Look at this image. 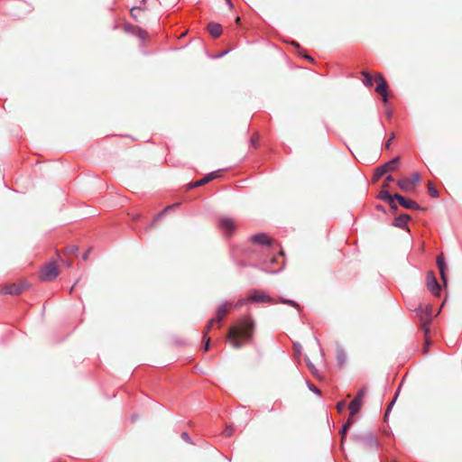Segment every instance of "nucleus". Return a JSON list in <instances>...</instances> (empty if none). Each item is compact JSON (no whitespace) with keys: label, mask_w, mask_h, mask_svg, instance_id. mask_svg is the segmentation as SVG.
I'll return each instance as SVG.
<instances>
[{"label":"nucleus","mask_w":462,"mask_h":462,"mask_svg":"<svg viewBox=\"0 0 462 462\" xmlns=\"http://www.w3.org/2000/svg\"><path fill=\"white\" fill-rule=\"evenodd\" d=\"M393 113L390 111L387 113V117L390 118L392 116Z\"/></svg>","instance_id":"obj_50"},{"label":"nucleus","mask_w":462,"mask_h":462,"mask_svg":"<svg viewBox=\"0 0 462 462\" xmlns=\"http://www.w3.org/2000/svg\"><path fill=\"white\" fill-rule=\"evenodd\" d=\"M394 137H395L394 134H392L389 140L393 141L394 139Z\"/></svg>","instance_id":"obj_49"},{"label":"nucleus","mask_w":462,"mask_h":462,"mask_svg":"<svg viewBox=\"0 0 462 462\" xmlns=\"http://www.w3.org/2000/svg\"><path fill=\"white\" fill-rule=\"evenodd\" d=\"M305 361H306V365L308 366V368L310 369V371L311 372V374L315 376V377H319V372H318V369L315 367V365L311 363L310 359L307 356L305 358Z\"/></svg>","instance_id":"obj_25"},{"label":"nucleus","mask_w":462,"mask_h":462,"mask_svg":"<svg viewBox=\"0 0 462 462\" xmlns=\"http://www.w3.org/2000/svg\"><path fill=\"white\" fill-rule=\"evenodd\" d=\"M249 300L254 303H276V301L270 295L257 289H253L249 291Z\"/></svg>","instance_id":"obj_6"},{"label":"nucleus","mask_w":462,"mask_h":462,"mask_svg":"<svg viewBox=\"0 0 462 462\" xmlns=\"http://www.w3.org/2000/svg\"><path fill=\"white\" fill-rule=\"evenodd\" d=\"M251 240L254 244L270 246L272 245L271 239L264 233H258L251 237Z\"/></svg>","instance_id":"obj_17"},{"label":"nucleus","mask_w":462,"mask_h":462,"mask_svg":"<svg viewBox=\"0 0 462 462\" xmlns=\"http://www.w3.org/2000/svg\"><path fill=\"white\" fill-rule=\"evenodd\" d=\"M226 3L230 9L234 8V5L231 0H226Z\"/></svg>","instance_id":"obj_44"},{"label":"nucleus","mask_w":462,"mask_h":462,"mask_svg":"<svg viewBox=\"0 0 462 462\" xmlns=\"http://www.w3.org/2000/svg\"><path fill=\"white\" fill-rule=\"evenodd\" d=\"M218 226L226 236H231L236 230L235 221L227 217H221L218 219Z\"/></svg>","instance_id":"obj_11"},{"label":"nucleus","mask_w":462,"mask_h":462,"mask_svg":"<svg viewBox=\"0 0 462 462\" xmlns=\"http://www.w3.org/2000/svg\"><path fill=\"white\" fill-rule=\"evenodd\" d=\"M378 199L385 201V202H393V200H396V198H393V195H392L387 189H383L380 191L378 195Z\"/></svg>","instance_id":"obj_21"},{"label":"nucleus","mask_w":462,"mask_h":462,"mask_svg":"<svg viewBox=\"0 0 462 462\" xmlns=\"http://www.w3.org/2000/svg\"><path fill=\"white\" fill-rule=\"evenodd\" d=\"M226 312H227L226 303H223L217 309L216 318L211 319L208 320V326H207V328H206V333H208V331L210 330V328L213 326V324L219 323L223 319V318H224V316H225V314Z\"/></svg>","instance_id":"obj_13"},{"label":"nucleus","mask_w":462,"mask_h":462,"mask_svg":"<svg viewBox=\"0 0 462 462\" xmlns=\"http://www.w3.org/2000/svg\"><path fill=\"white\" fill-rule=\"evenodd\" d=\"M224 435L226 437H231L233 434H234V429L232 426H226V429L224 430Z\"/></svg>","instance_id":"obj_32"},{"label":"nucleus","mask_w":462,"mask_h":462,"mask_svg":"<svg viewBox=\"0 0 462 462\" xmlns=\"http://www.w3.org/2000/svg\"><path fill=\"white\" fill-rule=\"evenodd\" d=\"M178 204L176 205H172V206H168L166 207L165 208L162 209V211H161L153 219L152 223V226H153L164 214H166L169 210L172 209L173 208H175Z\"/></svg>","instance_id":"obj_24"},{"label":"nucleus","mask_w":462,"mask_h":462,"mask_svg":"<svg viewBox=\"0 0 462 462\" xmlns=\"http://www.w3.org/2000/svg\"><path fill=\"white\" fill-rule=\"evenodd\" d=\"M292 44H293L296 48H298V49H300V44H299V43H297V42H293Z\"/></svg>","instance_id":"obj_48"},{"label":"nucleus","mask_w":462,"mask_h":462,"mask_svg":"<svg viewBox=\"0 0 462 462\" xmlns=\"http://www.w3.org/2000/svg\"><path fill=\"white\" fill-rule=\"evenodd\" d=\"M428 190L432 198H438L439 196L438 189L430 182L429 183Z\"/></svg>","instance_id":"obj_28"},{"label":"nucleus","mask_w":462,"mask_h":462,"mask_svg":"<svg viewBox=\"0 0 462 462\" xmlns=\"http://www.w3.org/2000/svg\"><path fill=\"white\" fill-rule=\"evenodd\" d=\"M400 162V158L398 156L393 158L392 160L386 162L383 164L378 166L374 173L373 180L376 181L380 178H382L386 172L393 171L397 170Z\"/></svg>","instance_id":"obj_4"},{"label":"nucleus","mask_w":462,"mask_h":462,"mask_svg":"<svg viewBox=\"0 0 462 462\" xmlns=\"http://www.w3.org/2000/svg\"><path fill=\"white\" fill-rule=\"evenodd\" d=\"M393 211H396L398 209V206L395 203V200H393V202H387Z\"/></svg>","instance_id":"obj_37"},{"label":"nucleus","mask_w":462,"mask_h":462,"mask_svg":"<svg viewBox=\"0 0 462 462\" xmlns=\"http://www.w3.org/2000/svg\"><path fill=\"white\" fill-rule=\"evenodd\" d=\"M88 252H86L83 254L82 259L86 261V260H88Z\"/></svg>","instance_id":"obj_46"},{"label":"nucleus","mask_w":462,"mask_h":462,"mask_svg":"<svg viewBox=\"0 0 462 462\" xmlns=\"http://www.w3.org/2000/svg\"><path fill=\"white\" fill-rule=\"evenodd\" d=\"M336 358H337V362L338 365H340V366L344 365L346 364V358H347L346 351L343 348L338 347L337 349Z\"/></svg>","instance_id":"obj_20"},{"label":"nucleus","mask_w":462,"mask_h":462,"mask_svg":"<svg viewBox=\"0 0 462 462\" xmlns=\"http://www.w3.org/2000/svg\"><path fill=\"white\" fill-rule=\"evenodd\" d=\"M393 198H396V200L399 202V204L406 209H420L421 208L420 206L417 202H415L411 199H408L398 193L394 194Z\"/></svg>","instance_id":"obj_14"},{"label":"nucleus","mask_w":462,"mask_h":462,"mask_svg":"<svg viewBox=\"0 0 462 462\" xmlns=\"http://www.w3.org/2000/svg\"><path fill=\"white\" fill-rule=\"evenodd\" d=\"M436 262H437V265H438V268L439 271V275H440V279L443 283V286L447 287V285H448V275H447L448 266H447L446 260H445L443 254H439L437 257Z\"/></svg>","instance_id":"obj_12"},{"label":"nucleus","mask_w":462,"mask_h":462,"mask_svg":"<svg viewBox=\"0 0 462 462\" xmlns=\"http://www.w3.org/2000/svg\"><path fill=\"white\" fill-rule=\"evenodd\" d=\"M307 386H308V388H309L311 392H313V393H317V394H319V395H320V394H321L320 390H319L318 387H316L313 383H311L310 381H307Z\"/></svg>","instance_id":"obj_30"},{"label":"nucleus","mask_w":462,"mask_h":462,"mask_svg":"<svg viewBox=\"0 0 462 462\" xmlns=\"http://www.w3.org/2000/svg\"><path fill=\"white\" fill-rule=\"evenodd\" d=\"M364 79L363 82L365 86L371 88L374 85V82L376 81V77L374 78L370 73L365 71L363 72Z\"/></svg>","instance_id":"obj_22"},{"label":"nucleus","mask_w":462,"mask_h":462,"mask_svg":"<svg viewBox=\"0 0 462 462\" xmlns=\"http://www.w3.org/2000/svg\"><path fill=\"white\" fill-rule=\"evenodd\" d=\"M207 334H208V333H206V331H205V332H204V339H205V343H204V346H203V348H204V350H205V351H208V350L209 349V344H210V339H209V337H206V335H207Z\"/></svg>","instance_id":"obj_34"},{"label":"nucleus","mask_w":462,"mask_h":462,"mask_svg":"<svg viewBox=\"0 0 462 462\" xmlns=\"http://www.w3.org/2000/svg\"><path fill=\"white\" fill-rule=\"evenodd\" d=\"M420 175L418 172L412 174L411 179L402 178L397 181V185L403 191H411L413 190L416 184L420 181Z\"/></svg>","instance_id":"obj_7"},{"label":"nucleus","mask_w":462,"mask_h":462,"mask_svg":"<svg viewBox=\"0 0 462 462\" xmlns=\"http://www.w3.org/2000/svg\"><path fill=\"white\" fill-rule=\"evenodd\" d=\"M135 420H136V417L134 415V416L132 417V421H134Z\"/></svg>","instance_id":"obj_52"},{"label":"nucleus","mask_w":462,"mask_h":462,"mask_svg":"<svg viewBox=\"0 0 462 462\" xmlns=\"http://www.w3.org/2000/svg\"><path fill=\"white\" fill-rule=\"evenodd\" d=\"M306 59L310 60H313L311 57L310 56H305Z\"/></svg>","instance_id":"obj_51"},{"label":"nucleus","mask_w":462,"mask_h":462,"mask_svg":"<svg viewBox=\"0 0 462 462\" xmlns=\"http://www.w3.org/2000/svg\"><path fill=\"white\" fill-rule=\"evenodd\" d=\"M251 144L254 145V146H257V138L256 137H252L251 140Z\"/></svg>","instance_id":"obj_43"},{"label":"nucleus","mask_w":462,"mask_h":462,"mask_svg":"<svg viewBox=\"0 0 462 462\" xmlns=\"http://www.w3.org/2000/svg\"><path fill=\"white\" fill-rule=\"evenodd\" d=\"M248 302H251L250 300H249V297L248 298H242V299H239L237 300V302L236 303L235 307L236 309H239L241 308L243 305H245L247 304Z\"/></svg>","instance_id":"obj_29"},{"label":"nucleus","mask_w":462,"mask_h":462,"mask_svg":"<svg viewBox=\"0 0 462 462\" xmlns=\"http://www.w3.org/2000/svg\"><path fill=\"white\" fill-rule=\"evenodd\" d=\"M346 408V402L340 401L337 403V410L338 412H342Z\"/></svg>","instance_id":"obj_33"},{"label":"nucleus","mask_w":462,"mask_h":462,"mask_svg":"<svg viewBox=\"0 0 462 462\" xmlns=\"http://www.w3.org/2000/svg\"><path fill=\"white\" fill-rule=\"evenodd\" d=\"M25 284H10L5 288V293L10 295H19L23 291Z\"/></svg>","instance_id":"obj_18"},{"label":"nucleus","mask_w":462,"mask_h":462,"mask_svg":"<svg viewBox=\"0 0 462 462\" xmlns=\"http://www.w3.org/2000/svg\"><path fill=\"white\" fill-rule=\"evenodd\" d=\"M181 439L188 443H192L191 439L189 438V436L187 432L181 433Z\"/></svg>","instance_id":"obj_35"},{"label":"nucleus","mask_w":462,"mask_h":462,"mask_svg":"<svg viewBox=\"0 0 462 462\" xmlns=\"http://www.w3.org/2000/svg\"><path fill=\"white\" fill-rule=\"evenodd\" d=\"M393 462H396V461H393Z\"/></svg>","instance_id":"obj_54"},{"label":"nucleus","mask_w":462,"mask_h":462,"mask_svg":"<svg viewBox=\"0 0 462 462\" xmlns=\"http://www.w3.org/2000/svg\"><path fill=\"white\" fill-rule=\"evenodd\" d=\"M393 177L392 175H387L385 180H384V183H383V187L386 188L388 186V183L391 182V181H393Z\"/></svg>","instance_id":"obj_36"},{"label":"nucleus","mask_w":462,"mask_h":462,"mask_svg":"<svg viewBox=\"0 0 462 462\" xmlns=\"http://www.w3.org/2000/svg\"><path fill=\"white\" fill-rule=\"evenodd\" d=\"M143 2H145V0H143Z\"/></svg>","instance_id":"obj_53"},{"label":"nucleus","mask_w":462,"mask_h":462,"mask_svg":"<svg viewBox=\"0 0 462 462\" xmlns=\"http://www.w3.org/2000/svg\"><path fill=\"white\" fill-rule=\"evenodd\" d=\"M411 220V217L408 214H402L396 217L393 222V225L402 229H408V221Z\"/></svg>","instance_id":"obj_16"},{"label":"nucleus","mask_w":462,"mask_h":462,"mask_svg":"<svg viewBox=\"0 0 462 462\" xmlns=\"http://www.w3.org/2000/svg\"><path fill=\"white\" fill-rule=\"evenodd\" d=\"M219 172H220V170L214 171H212L210 173H208L205 177H203L199 180H198L196 182L190 183V187L191 188H196V187H199V186L205 185L208 182L211 181L212 180L219 177Z\"/></svg>","instance_id":"obj_15"},{"label":"nucleus","mask_w":462,"mask_h":462,"mask_svg":"<svg viewBox=\"0 0 462 462\" xmlns=\"http://www.w3.org/2000/svg\"><path fill=\"white\" fill-rule=\"evenodd\" d=\"M280 302H282L283 304H287V305L291 306L293 308H296L298 310L300 309V305L296 301H294L292 300H289V299H285V298H281L280 299Z\"/></svg>","instance_id":"obj_26"},{"label":"nucleus","mask_w":462,"mask_h":462,"mask_svg":"<svg viewBox=\"0 0 462 462\" xmlns=\"http://www.w3.org/2000/svg\"><path fill=\"white\" fill-rule=\"evenodd\" d=\"M365 393V388H362L358 391L356 397L353 399V401L349 403L348 409L350 411V416L356 415L362 405V398Z\"/></svg>","instance_id":"obj_10"},{"label":"nucleus","mask_w":462,"mask_h":462,"mask_svg":"<svg viewBox=\"0 0 462 462\" xmlns=\"http://www.w3.org/2000/svg\"><path fill=\"white\" fill-rule=\"evenodd\" d=\"M417 316L420 320V328L423 330L424 334L427 336L430 334L429 325L431 322L432 315L431 309L430 306L423 308L420 306L415 310Z\"/></svg>","instance_id":"obj_3"},{"label":"nucleus","mask_w":462,"mask_h":462,"mask_svg":"<svg viewBox=\"0 0 462 462\" xmlns=\"http://www.w3.org/2000/svg\"><path fill=\"white\" fill-rule=\"evenodd\" d=\"M391 143H392V141L388 139V140H387V142H386V143H385V144H384V147H385L386 149H390V147H391Z\"/></svg>","instance_id":"obj_45"},{"label":"nucleus","mask_w":462,"mask_h":462,"mask_svg":"<svg viewBox=\"0 0 462 462\" xmlns=\"http://www.w3.org/2000/svg\"><path fill=\"white\" fill-rule=\"evenodd\" d=\"M376 82L377 86L375 88V92L380 94L383 98V102L386 104L388 102L389 94H388V85L385 81L384 78L381 74L376 75Z\"/></svg>","instance_id":"obj_9"},{"label":"nucleus","mask_w":462,"mask_h":462,"mask_svg":"<svg viewBox=\"0 0 462 462\" xmlns=\"http://www.w3.org/2000/svg\"><path fill=\"white\" fill-rule=\"evenodd\" d=\"M351 439L365 449L378 451L381 448V443L377 437L371 431L352 434Z\"/></svg>","instance_id":"obj_2"},{"label":"nucleus","mask_w":462,"mask_h":462,"mask_svg":"<svg viewBox=\"0 0 462 462\" xmlns=\"http://www.w3.org/2000/svg\"><path fill=\"white\" fill-rule=\"evenodd\" d=\"M352 424H353V420H351V418H349L348 420L342 426L340 432H339L341 435L342 442L344 441V439L346 436V433Z\"/></svg>","instance_id":"obj_23"},{"label":"nucleus","mask_w":462,"mask_h":462,"mask_svg":"<svg viewBox=\"0 0 462 462\" xmlns=\"http://www.w3.org/2000/svg\"><path fill=\"white\" fill-rule=\"evenodd\" d=\"M399 392H400V388L397 390V392H396V393H395V397H394V399L390 402L389 406L387 407V409H386V411H385V413H384V420H387V417H388V415H389V413H390V411H391V410H392V408H393V404H394V402H395V401H396V398H397V396H398Z\"/></svg>","instance_id":"obj_27"},{"label":"nucleus","mask_w":462,"mask_h":462,"mask_svg":"<svg viewBox=\"0 0 462 462\" xmlns=\"http://www.w3.org/2000/svg\"><path fill=\"white\" fill-rule=\"evenodd\" d=\"M59 275V271L56 263L54 262L46 263L42 270L40 274V279L42 281H52L56 279Z\"/></svg>","instance_id":"obj_5"},{"label":"nucleus","mask_w":462,"mask_h":462,"mask_svg":"<svg viewBox=\"0 0 462 462\" xmlns=\"http://www.w3.org/2000/svg\"><path fill=\"white\" fill-rule=\"evenodd\" d=\"M79 280L76 281V282L72 285V287L70 288V292L73 291V289L77 286V284L79 283Z\"/></svg>","instance_id":"obj_47"},{"label":"nucleus","mask_w":462,"mask_h":462,"mask_svg":"<svg viewBox=\"0 0 462 462\" xmlns=\"http://www.w3.org/2000/svg\"><path fill=\"white\" fill-rule=\"evenodd\" d=\"M208 31L212 37L218 38L222 33V26L217 23H210Z\"/></svg>","instance_id":"obj_19"},{"label":"nucleus","mask_w":462,"mask_h":462,"mask_svg":"<svg viewBox=\"0 0 462 462\" xmlns=\"http://www.w3.org/2000/svg\"><path fill=\"white\" fill-rule=\"evenodd\" d=\"M229 52V50H226V51H222L221 53L217 54L215 56L216 59H219V58H222L224 57L226 54H227Z\"/></svg>","instance_id":"obj_40"},{"label":"nucleus","mask_w":462,"mask_h":462,"mask_svg":"<svg viewBox=\"0 0 462 462\" xmlns=\"http://www.w3.org/2000/svg\"><path fill=\"white\" fill-rule=\"evenodd\" d=\"M424 337H425V344H424V346H423V352L426 354L429 352V346L430 344V337H429V335H425L424 334Z\"/></svg>","instance_id":"obj_31"},{"label":"nucleus","mask_w":462,"mask_h":462,"mask_svg":"<svg viewBox=\"0 0 462 462\" xmlns=\"http://www.w3.org/2000/svg\"><path fill=\"white\" fill-rule=\"evenodd\" d=\"M142 8L141 7H133L131 9V14L134 18H135V15H136V13H134L136 10H141Z\"/></svg>","instance_id":"obj_41"},{"label":"nucleus","mask_w":462,"mask_h":462,"mask_svg":"<svg viewBox=\"0 0 462 462\" xmlns=\"http://www.w3.org/2000/svg\"><path fill=\"white\" fill-rule=\"evenodd\" d=\"M78 250H79V248L76 245H71V246L68 247V249H67V251L70 254H75Z\"/></svg>","instance_id":"obj_38"},{"label":"nucleus","mask_w":462,"mask_h":462,"mask_svg":"<svg viewBox=\"0 0 462 462\" xmlns=\"http://www.w3.org/2000/svg\"><path fill=\"white\" fill-rule=\"evenodd\" d=\"M293 348L296 352L300 353L301 350V346L300 343H293Z\"/></svg>","instance_id":"obj_39"},{"label":"nucleus","mask_w":462,"mask_h":462,"mask_svg":"<svg viewBox=\"0 0 462 462\" xmlns=\"http://www.w3.org/2000/svg\"><path fill=\"white\" fill-rule=\"evenodd\" d=\"M426 283L428 289L433 295H439L442 287L439 283L436 275L433 271H429L426 275Z\"/></svg>","instance_id":"obj_8"},{"label":"nucleus","mask_w":462,"mask_h":462,"mask_svg":"<svg viewBox=\"0 0 462 462\" xmlns=\"http://www.w3.org/2000/svg\"><path fill=\"white\" fill-rule=\"evenodd\" d=\"M254 327L255 324L252 318L244 317L230 327L227 339L235 348L238 349L245 342L252 339Z\"/></svg>","instance_id":"obj_1"},{"label":"nucleus","mask_w":462,"mask_h":462,"mask_svg":"<svg viewBox=\"0 0 462 462\" xmlns=\"http://www.w3.org/2000/svg\"><path fill=\"white\" fill-rule=\"evenodd\" d=\"M142 8L141 7H133L131 9V14L134 18H135V15H136V13H134L136 10H141Z\"/></svg>","instance_id":"obj_42"}]
</instances>
